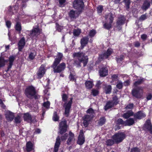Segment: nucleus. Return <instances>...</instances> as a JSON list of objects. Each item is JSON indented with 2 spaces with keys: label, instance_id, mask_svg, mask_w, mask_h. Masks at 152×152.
<instances>
[{
  "label": "nucleus",
  "instance_id": "1",
  "mask_svg": "<svg viewBox=\"0 0 152 152\" xmlns=\"http://www.w3.org/2000/svg\"><path fill=\"white\" fill-rule=\"evenodd\" d=\"M63 57L61 53H58L56 58L52 65V67L53 69V71L55 73H60L63 71L65 68L66 64L64 63L60 64L59 65H57L60 62Z\"/></svg>",
  "mask_w": 152,
  "mask_h": 152
},
{
  "label": "nucleus",
  "instance_id": "2",
  "mask_svg": "<svg viewBox=\"0 0 152 152\" xmlns=\"http://www.w3.org/2000/svg\"><path fill=\"white\" fill-rule=\"evenodd\" d=\"M126 137L124 132L119 131L115 133L112 136V138L115 140V144H118L122 142Z\"/></svg>",
  "mask_w": 152,
  "mask_h": 152
},
{
  "label": "nucleus",
  "instance_id": "3",
  "mask_svg": "<svg viewBox=\"0 0 152 152\" xmlns=\"http://www.w3.org/2000/svg\"><path fill=\"white\" fill-rule=\"evenodd\" d=\"M25 94L27 97L29 98L38 99L39 96L36 94L34 88L32 86H29L25 90Z\"/></svg>",
  "mask_w": 152,
  "mask_h": 152
},
{
  "label": "nucleus",
  "instance_id": "4",
  "mask_svg": "<svg viewBox=\"0 0 152 152\" xmlns=\"http://www.w3.org/2000/svg\"><path fill=\"white\" fill-rule=\"evenodd\" d=\"M73 6L74 9L81 12L85 7L83 0H74L73 3Z\"/></svg>",
  "mask_w": 152,
  "mask_h": 152
},
{
  "label": "nucleus",
  "instance_id": "5",
  "mask_svg": "<svg viewBox=\"0 0 152 152\" xmlns=\"http://www.w3.org/2000/svg\"><path fill=\"white\" fill-rule=\"evenodd\" d=\"M140 91H141L142 92H143V89L141 86H138L133 88L132 91V96L136 98L140 99L142 96V95L140 92Z\"/></svg>",
  "mask_w": 152,
  "mask_h": 152
},
{
  "label": "nucleus",
  "instance_id": "6",
  "mask_svg": "<svg viewBox=\"0 0 152 152\" xmlns=\"http://www.w3.org/2000/svg\"><path fill=\"white\" fill-rule=\"evenodd\" d=\"M125 20L126 18L123 15H121L118 17L116 22V27L118 31L122 29V26L125 24Z\"/></svg>",
  "mask_w": 152,
  "mask_h": 152
},
{
  "label": "nucleus",
  "instance_id": "7",
  "mask_svg": "<svg viewBox=\"0 0 152 152\" xmlns=\"http://www.w3.org/2000/svg\"><path fill=\"white\" fill-rule=\"evenodd\" d=\"M113 50L111 48H108L106 51L99 55V59L102 60L104 59H107L113 53Z\"/></svg>",
  "mask_w": 152,
  "mask_h": 152
},
{
  "label": "nucleus",
  "instance_id": "8",
  "mask_svg": "<svg viewBox=\"0 0 152 152\" xmlns=\"http://www.w3.org/2000/svg\"><path fill=\"white\" fill-rule=\"evenodd\" d=\"M40 32V30L39 27L37 26L34 27L32 31H27L26 34L29 35L30 37H33L39 35Z\"/></svg>",
  "mask_w": 152,
  "mask_h": 152
},
{
  "label": "nucleus",
  "instance_id": "9",
  "mask_svg": "<svg viewBox=\"0 0 152 152\" xmlns=\"http://www.w3.org/2000/svg\"><path fill=\"white\" fill-rule=\"evenodd\" d=\"M67 145H73L75 141L74 134L71 131L69 132V134L67 135Z\"/></svg>",
  "mask_w": 152,
  "mask_h": 152
},
{
  "label": "nucleus",
  "instance_id": "10",
  "mask_svg": "<svg viewBox=\"0 0 152 152\" xmlns=\"http://www.w3.org/2000/svg\"><path fill=\"white\" fill-rule=\"evenodd\" d=\"M88 62V57L84 58H81L80 59L75 60L74 61L75 64L77 65V66H81V63L82 62L83 64V66H86Z\"/></svg>",
  "mask_w": 152,
  "mask_h": 152
},
{
  "label": "nucleus",
  "instance_id": "11",
  "mask_svg": "<svg viewBox=\"0 0 152 152\" xmlns=\"http://www.w3.org/2000/svg\"><path fill=\"white\" fill-rule=\"evenodd\" d=\"M66 130V120H62L59 124V131L60 134H63Z\"/></svg>",
  "mask_w": 152,
  "mask_h": 152
},
{
  "label": "nucleus",
  "instance_id": "12",
  "mask_svg": "<svg viewBox=\"0 0 152 152\" xmlns=\"http://www.w3.org/2000/svg\"><path fill=\"white\" fill-rule=\"evenodd\" d=\"M84 133L83 130V129L81 130L77 141V144L80 145H83L85 142V138Z\"/></svg>",
  "mask_w": 152,
  "mask_h": 152
},
{
  "label": "nucleus",
  "instance_id": "13",
  "mask_svg": "<svg viewBox=\"0 0 152 152\" xmlns=\"http://www.w3.org/2000/svg\"><path fill=\"white\" fill-rule=\"evenodd\" d=\"M143 129L144 130L149 131L152 134V125L150 120H147L144 124Z\"/></svg>",
  "mask_w": 152,
  "mask_h": 152
},
{
  "label": "nucleus",
  "instance_id": "14",
  "mask_svg": "<svg viewBox=\"0 0 152 152\" xmlns=\"http://www.w3.org/2000/svg\"><path fill=\"white\" fill-rule=\"evenodd\" d=\"M46 70L45 66L43 65H42L37 72V78L40 79L45 74Z\"/></svg>",
  "mask_w": 152,
  "mask_h": 152
},
{
  "label": "nucleus",
  "instance_id": "15",
  "mask_svg": "<svg viewBox=\"0 0 152 152\" xmlns=\"http://www.w3.org/2000/svg\"><path fill=\"white\" fill-rule=\"evenodd\" d=\"M146 116L145 114L143 111H139L134 114V115L135 119L140 120Z\"/></svg>",
  "mask_w": 152,
  "mask_h": 152
},
{
  "label": "nucleus",
  "instance_id": "16",
  "mask_svg": "<svg viewBox=\"0 0 152 152\" xmlns=\"http://www.w3.org/2000/svg\"><path fill=\"white\" fill-rule=\"evenodd\" d=\"M99 76L101 77H104L108 74V69L107 67H103L101 68L99 71Z\"/></svg>",
  "mask_w": 152,
  "mask_h": 152
},
{
  "label": "nucleus",
  "instance_id": "17",
  "mask_svg": "<svg viewBox=\"0 0 152 152\" xmlns=\"http://www.w3.org/2000/svg\"><path fill=\"white\" fill-rule=\"evenodd\" d=\"M125 124V121H124L123 119L121 118L118 119L116 121V125L115 126V130H119L121 129V126L119 125H121V126H124Z\"/></svg>",
  "mask_w": 152,
  "mask_h": 152
},
{
  "label": "nucleus",
  "instance_id": "18",
  "mask_svg": "<svg viewBox=\"0 0 152 152\" xmlns=\"http://www.w3.org/2000/svg\"><path fill=\"white\" fill-rule=\"evenodd\" d=\"M19 3L16 4L14 7H12L10 6L8 7V10L9 13L10 15L16 13L18 11V7Z\"/></svg>",
  "mask_w": 152,
  "mask_h": 152
},
{
  "label": "nucleus",
  "instance_id": "19",
  "mask_svg": "<svg viewBox=\"0 0 152 152\" xmlns=\"http://www.w3.org/2000/svg\"><path fill=\"white\" fill-rule=\"evenodd\" d=\"M6 119L8 121H12L14 118V113L10 111H7L5 113Z\"/></svg>",
  "mask_w": 152,
  "mask_h": 152
},
{
  "label": "nucleus",
  "instance_id": "20",
  "mask_svg": "<svg viewBox=\"0 0 152 152\" xmlns=\"http://www.w3.org/2000/svg\"><path fill=\"white\" fill-rule=\"evenodd\" d=\"M88 42L89 38L88 36L83 37L81 39L80 41L81 48L83 49L88 44Z\"/></svg>",
  "mask_w": 152,
  "mask_h": 152
},
{
  "label": "nucleus",
  "instance_id": "21",
  "mask_svg": "<svg viewBox=\"0 0 152 152\" xmlns=\"http://www.w3.org/2000/svg\"><path fill=\"white\" fill-rule=\"evenodd\" d=\"M73 56L75 59L76 58L80 59V58H85L86 57H88L87 56H85V53L83 52L80 51L78 52H75L73 54Z\"/></svg>",
  "mask_w": 152,
  "mask_h": 152
},
{
  "label": "nucleus",
  "instance_id": "22",
  "mask_svg": "<svg viewBox=\"0 0 152 152\" xmlns=\"http://www.w3.org/2000/svg\"><path fill=\"white\" fill-rule=\"evenodd\" d=\"M150 2L148 0H145L141 7V8L143 11H146L150 8Z\"/></svg>",
  "mask_w": 152,
  "mask_h": 152
},
{
  "label": "nucleus",
  "instance_id": "23",
  "mask_svg": "<svg viewBox=\"0 0 152 152\" xmlns=\"http://www.w3.org/2000/svg\"><path fill=\"white\" fill-rule=\"evenodd\" d=\"M60 144V139L59 137H58L55 144L53 152H58Z\"/></svg>",
  "mask_w": 152,
  "mask_h": 152
},
{
  "label": "nucleus",
  "instance_id": "24",
  "mask_svg": "<svg viewBox=\"0 0 152 152\" xmlns=\"http://www.w3.org/2000/svg\"><path fill=\"white\" fill-rule=\"evenodd\" d=\"M62 104L65 108V114H66V95L65 94H63L62 95Z\"/></svg>",
  "mask_w": 152,
  "mask_h": 152
},
{
  "label": "nucleus",
  "instance_id": "25",
  "mask_svg": "<svg viewBox=\"0 0 152 152\" xmlns=\"http://www.w3.org/2000/svg\"><path fill=\"white\" fill-rule=\"evenodd\" d=\"M145 79L142 77H140V79H138L133 83V86L135 88H137L138 86L142 84L145 81Z\"/></svg>",
  "mask_w": 152,
  "mask_h": 152
},
{
  "label": "nucleus",
  "instance_id": "26",
  "mask_svg": "<svg viewBox=\"0 0 152 152\" xmlns=\"http://www.w3.org/2000/svg\"><path fill=\"white\" fill-rule=\"evenodd\" d=\"M25 38L24 37H22L19 41L18 44L19 50L21 51L22 49L24 47L25 45Z\"/></svg>",
  "mask_w": 152,
  "mask_h": 152
},
{
  "label": "nucleus",
  "instance_id": "27",
  "mask_svg": "<svg viewBox=\"0 0 152 152\" xmlns=\"http://www.w3.org/2000/svg\"><path fill=\"white\" fill-rule=\"evenodd\" d=\"M50 106V102L47 101L46 102H44L43 104V107H42V116H43L45 114V112L46 110V109L49 108Z\"/></svg>",
  "mask_w": 152,
  "mask_h": 152
},
{
  "label": "nucleus",
  "instance_id": "28",
  "mask_svg": "<svg viewBox=\"0 0 152 152\" xmlns=\"http://www.w3.org/2000/svg\"><path fill=\"white\" fill-rule=\"evenodd\" d=\"M114 106L113 103V101L110 100L107 102L105 105L104 107V108L105 110L107 111L113 107Z\"/></svg>",
  "mask_w": 152,
  "mask_h": 152
},
{
  "label": "nucleus",
  "instance_id": "29",
  "mask_svg": "<svg viewBox=\"0 0 152 152\" xmlns=\"http://www.w3.org/2000/svg\"><path fill=\"white\" fill-rule=\"evenodd\" d=\"M34 148V145L30 141L28 142L26 144V150L28 152L32 150Z\"/></svg>",
  "mask_w": 152,
  "mask_h": 152
},
{
  "label": "nucleus",
  "instance_id": "30",
  "mask_svg": "<svg viewBox=\"0 0 152 152\" xmlns=\"http://www.w3.org/2000/svg\"><path fill=\"white\" fill-rule=\"evenodd\" d=\"M134 123L135 121L134 119L130 118L125 121V126H131L134 124Z\"/></svg>",
  "mask_w": 152,
  "mask_h": 152
},
{
  "label": "nucleus",
  "instance_id": "31",
  "mask_svg": "<svg viewBox=\"0 0 152 152\" xmlns=\"http://www.w3.org/2000/svg\"><path fill=\"white\" fill-rule=\"evenodd\" d=\"M134 113L132 110L127 111L126 113L124 114L123 117L126 119H128L129 117L134 116Z\"/></svg>",
  "mask_w": 152,
  "mask_h": 152
},
{
  "label": "nucleus",
  "instance_id": "32",
  "mask_svg": "<svg viewBox=\"0 0 152 152\" xmlns=\"http://www.w3.org/2000/svg\"><path fill=\"white\" fill-rule=\"evenodd\" d=\"M77 12L76 11H74L71 10L69 13V16L71 18H76L77 16H78Z\"/></svg>",
  "mask_w": 152,
  "mask_h": 152
},
{
  "label": "nucleus",
  "instance_id": "33",
  "mask_svg": "<svg viewBox=\"0 0 152 152\" xmlns=\"http://www.w3.org/2000/svg\"><path fill=\"white\" fill-rule=\"evenodd\" d=\"M24 120L28 122H32L31 116L28 113L24 114L23 116Z\"/></svg>",
  "mask_w": 152,
  "mask_h": 152
},
{
  "label": "nucleus",
  "instance_id": "34",
  "mask_svg": "<svg viewBox=\"0 0 152 152\" xmlns=\"http://www.w3.org/2000/svg\"><path fill=\"white\" fill-rule=\"evenodd\" d=\"M86 88L88 89H91L94 86L93 82L90 81H86L85 83Z\"/></svg>",
  "mask_w": 152,
  "mask_h": 152
},
{
  "label": "nucleus",
  "instance_id": "35",
  "mask_svg": "<svg viewBox=\"0 0 152 152\" xmlns=\"http://www.w3.org/2000/svg\"><path fill=\"white\" fill-rule=\"evenodd\" d=\"M106 121V119L104 117H101L98 121V124L99 126H102L104 124Z\"/></svg>",
  "mask_w": 152,
  "mask_h": 152
},
{
  "label": "nucleus",
  "instance_id": "36",
  "mask_svg": "<svg viewBox=\"0 0 152 152\" xmlns=\"http://www.w3.org/2000/svg\"><path fill=\"white\" fill-rule=\"evenodd\" d=\"M115 144V140L113 139H109L106 141V145L107 146H112Z\"/></svg>",
  "mask_w": 152,
  "mask_h": 152
},
{
  "label": "nucleus",
  "instance_id": "37",
  "mask_svg": "<svg viewBox=\"0 0 152 152\" xmlns=\"http://www.w3.org/2000/svg\"><path fill=\"white\" fill-rule=\"evenodd\" d=\"M104 89L105 93L106 94H110L111 92L112 86L110 85L107 86L105 87Z\"/></svg>",
  "mask_w": 152,
  "mask_h": 152
},
{
  "label": "nucleus",
  "instance_id": "38",
  "mask_svg": "<svg viewBox=\"0 0 152 152\" xmlns=\"http://www.w3.org/2000/svg\"><path fill=\"white\" fill-rule=\"evenodd\" d=\"M112 24L110 23H105L103 24V27L107 30H109L112 28Z\"/></svg>",
  "mask_w": 152,
  "mask_h": 152
},
{
  "label": "nucleus",
  "instance_id": "39",
  "mask_svg": "<svg viewBox=\"0 0 152 152\" xmlns=\"http://www.w3.org/2000/svg\"><path fill=\"white\" fill-rule=\"evenodd\" d=\"M113 100L110 101H113V103L114 105H116L118 104L119 102V100L118 97L116 96H115L113 98Z\"/></svg>",
  "mask_w": 152,
  "mask_h": 152
},
{
  "label": "nucleus",
  "instance_id": "40",
  "mask_svg": "<svg viewBox=\"0 0 152 152\" xmlns=\"http://www.w3.org/2000/svg\"><path fill=\"white\" fill-rule=\"evenodd\" d=\"M93 115H88L87 114L85 115L83 118V120H86L90 121L93 118Z\"/></svg>",
  "mask_w": 152,
  "mask_h": 152
},
{
  "label": "nucleus",
  "instance_id": "41",
  "mask_svg": "<svg viewBox=\"0 0 152 152\" xmlns=\"http://www.w3.org/2000/svg\"><path fill=\"white\" fill-rule=\"evenodd\" d=\"M76 74L75 73H71L69 77V78L70 80L72 81L76 82V79L75 78Z\"/></svg>",
  "mask_w": 152,
  "mask_h": 152
},
{
  "label": "nucleus",
  "instance_id": "42",
  "mask_svg": "<svg viewBox=\"0 0 152 152\" xmlns=\"http://www.w3.org/2000/svg\"><path fill=\"white\" fill-rule=\"evenodd\" d=\"M15 30L20 33L21 30V27L20 23L19 22H17L15 25Z\"/></svg>",
  "mask_w": 152,
  "mask_h": 152
},
{
  "label": "nucleus",
  "instance_id": "43",
  "mask_svg": "<svg viewBox=\"0 0 152 152\" xmlns=\"http://www.w3.org/2000/svg\"><path fill=\"white\" fill-rule=\"evenodd\" d=\"M123 2L125 3L126 9L128 10L129 8L131 2L130 0H123Z\"/></svg>",
  "mask_w": 152,
  "mask_h": 152
},
{
  "label": "nucleus",
  "instance_id": "44",
  "mask_svg": "<svg viewBox=\"0 0 152 152\" xmlns=\"http://www.w3.org/2000/svg\"><path fill=\"white\" fill-rule=\"evenodd\" d=\"M7 60H5L3 57H0V67L4 66L5 63L7 62Z\"/></svg>",
  "mask_w": 152,
  "mask_h": 152
},
{
  "label": "nucleus",
  "instance_id": "45",
  "mask_svg": "<svg viewBox=\"0 0 152 152\" xmlns=\"http://www.w3.org/2000/svg\"><path fill=\"white\" fill-rule=\"evenodd\" d=\"M81 33V30L79 29H75L73 32V34L75 36H79Z\"/></svg>",
  "mask_w": 152,
  "mask_h": 152
},
{
  "label": "nucleus",
  "instance_id": "46",
  "mask_svg": "<svg viewBox=\"0 0 152 152\" xmlns=\"http://www.w3.org/2000/svg\"><path fill=\"white\" fill-rule=\"evenodd\" d=\"M15 57L13 56H10L9 58V61L10 62L9 65V69L10 68L13 64V62L14 60Z\"/></svg>",
  "mask_w": 152,
  "mask_h": 152
},
{
  "label": "nucleus",
  "instance_id": "47",
  "mask_svg": "<svg viewBox=\"0 0 152 152\" xmlns=\"http://www.w3.org/2000/svg\"><path fill=\"white\" fill-rule=\"evenodd\" d=\"M91 94L93 96H96L99 94V91L97 90L93 89L91 91Z\"/></svg>",
  "mask_w": 152,
  "mask_h": 152
},
{
  "label": "nucleus",
  "instance_id": "48",
  "mask_svg": "<svg viewBox=\"0 0 152 152\" xmlns=\"http://www.w3.org/2000/svg\"><path fill=\"white\" fill-rule=\"evenodd\" d=\"M59 119V117L57 115V113L56 112H54L53 117V120L55 121H58Z\"/></svg>",
  "mask_w": 152,
  "mask_h": 152
},
{
  "label": "nucleus",
  "instance_id": "49",
  "mask_svg": "<svg viewBox=\"0 0 152 152\" xmlns=\"http://www.w3.org/2000/svg\"><path fill=\"white\" fill-rule=\"evenodd\" d=\"M118 74H113L111 75V79L113 82L116 81L118 80Z\"/></svg>",
  "mask_w": 152,
  "mask_h": 152
},
{
  "label": "nucleus",
  "instance_id": "50",
  "mask_svg": "<svg viewBox=\"0 0 152 152\" xmlns=\"http://www.w3.org/2000/svg\"><path fill=\"white\" fill-rule=\"evenodd\" d=\"M147 18V14L142 15L139 18V20L140 21H143Z\"/></svg>",
  "mask_w": 152,
  "mask_h": 152
},
{
  "label": "nucleus",
  "instance_id": "51",
  "mask_svg": "<svg viewBox=\"0 0 152 152\" xmlns=\"http://www.w3.org/2000/svg\"><path fill=\"white\" fill-rule=\"evenodd\" d=\"M96 33V31L95 30L93 29L92 30L90 31L88 36L91 37H93Z\"/></svg>",
  "mask_w": 152,
  "mask_h": 152
},
{
  "label": "nucleus",
  "instance_id": "52",
  "mask_svg": "<svg viewBox=\"0 0 152 152\" xmlns=\"http://www.w3.org/2000/svg\"><path fill=\"white\" fill-rule=\"evenodd\" d=\"M110 17L109 18V22L110 23L112 24L113 22L114 17L113 16V14L112 13H110L109 14Z\"/></svg>",
  "mask_w": 152,
  "mask_h": 152
},
{
  "label": "nucleus",
  "instance_id": "53",
  "mask_svg": "<svg viewBox=\"0 0 152 152\" xmlns=\"http://www.w3.org/2000/svg\"><path fill=\"white\" fill-rule=\"evenodd\" d=\"M116 87L117 88H118L119 89H121L123 87V83L121 81H119V82L117 83Z\"/></svg>",
  "mask_w": 152,
  "mask_h": 152
},
{
  "label": "nucleus",
  "instance_id": "54",
  "mask_svg": "<svg viewBox=\"0 0 152 152\" xmlns=\"http://www.w3.org/2000/svg\"><path fill=\"white\" fill-rule=\"evenodd\" d=\"M14 121L15 122L16 124L19 123L21 121V117L19 115L16 117Z\"/></svg>",
  "mask_w": 152,
  "mask_h": 152
},
{
  "label": "nucleus",
  "instance_id": "55",
  "mask_svg": "<svg viewBox=\"0 0 152 152\" xmlns=\"http://www.w3.org/2000/svg\"><path fill=\"white\" fill-rule=\"evenodd\" d=\"M72 98H70V100H69L68 103H67V110L68 111L69 109H70L71 107L72 104Z\"/></svg>",
  "mask_w": 152,
  "mask_h": 152
},
{
  "label": "nucleus",
  "instance_id": "56",
  "mask_svg": "<svg viewBox=\"0 0 152 152\" xmlns=\"http://www.w3.org/2000/svg\"><path fill=\"white\" fill-rule=\"evenodd\" d=\"M36 55V53L34 52L33 53H31L29 56V58L31 59H33Z\"/></svg>",
  "mask_w": 152,
  "mask_h": 152
},
{
  "label": "nucleus",
  "instance_id": "57",
  "mask_svg": "<svg viewBox=\"0 0 152 152\" xmlns=\"http://www.w3.org/2000/svg\"><path fill=\"white\" fill-rule=\"evenodd\" d=\"M87 113H88L91 114V115H93L94 113V110L91 108H90L88 109L86 111Z\"/></svg>",
  "mask_w": 152,
  "mask_h": 152
},
{
  "label": "nucleus",
  "instance_id": "58",
  "mask_svg": "<svg viewBox=\"0 0 152 152\" xmlns=\"http://www.w3.org/2000/svg\"><path fill=\"white\" fill-rule=\"evenodd\" d=\"M97 10L98 13H101L103 10V6L102 5L99 6L97 7Z\"/></svg>",
  "mask_w": 152,
  "mask_h": 152
},
{
  "label": "nucleus",
  "instance_id": "59",
  "mask_svg": "<svg viewBox=\"0 0 152 152\" xmlns=\"http://www.w3.org/2000/svg\"><path fill=\"white\" fill-rule=\"evenodd\" d=\"M130 152H140V150L138 148L135 147L132 148Z\"/></svg>",
  "mask_w": 152,
  "mask_h": 152
},
{
  "label": "nucleus",
  "instance_id": "60",
  "mask_svg": "<svg viewBox=\"0 0 152 152\" xmlns=\"http://www.w3.org/2000/svg\"><path fill=\"white\" fill-rule=\"evenodd\" d=\"M83 126L85 127L86 128L88 126L89 122L90 121H86V120H83Z\"/></svg>",
  "mask_w": 152,
  "mask_h": 152
},
{
  "label": "nucleus",
  "instance_id": "61",
  "mask_svg": "<svg viewBox=\"0 0 152 152\" xmlns=\"http://www.w3.org/2000/svg\"><path fill=\"white\" fill-rule=\"evenodd\" d=\"M124 58V56L123 55H121L120 56V57L118 58H116V61L117 62L122 61Z\"/></svg>",
  "mask_w": 152,
  "mask_h": 152
},
{
  "label": "nucleus",
  "instance_id": "62",
  "mask_svg": "<svg viewBox=\"0 0 152 152\" xmlns=\"http://www.w3.org/2000/svg\"><path fill=\"white\" fill-rule=\"evenodd\" d=\"M56 27L57 28V30L59 32L61 31L63 29V26H60L59 25H58L57 24L56 25Z\"/></svg>",
  "mask_w": 152,
  "mask_h": 152
},
{
  "label": "nucleus",
  "instance_id": "63",
  "mask_svg": "<svg viewBox=\"0 0 152 152\" xmlns=\"http://www.w3.org/2000/svg\"><path fill=\"white\" fill-rule=\"evenodd\" d=\"M133 104H129L126 106V109H132L133 108Z\"/></svg>",
  "mask_w": 152,
  "mask_h": 152
},
{
  "label": "nucleus",
  "instance_id": "64",
  "mask_svg": "<svg viewBox=\"0 0 152 152\" xmlns=\"http://www.w3.org/2000/svg\"><path fill=\"white\" fill-rule=\"evenodd\" d=\"M152 98V94L151 93L148 94L146 96V99L147 100H149Z\"/></svg>",
  "mask_w": 152,
  "mask_h": 152
}]
</instances>
